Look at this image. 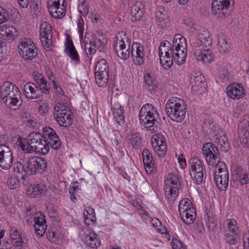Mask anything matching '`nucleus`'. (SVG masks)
I'll use <instances>...</instances> for the list:
<instances>
[{"mask_svg": "<svg viewBox=\"0 0 249 249\" xmlns=\"http://www.w3.org/2000/svg\"><path fill=\"white\" fill-rule=\"evenodd\" d=\"M18 53L24 60L31 61L37 55V49L34 42L30 39H21L18 45Z\"/></svg>", "mask_w": 249, "mask_h": 249, "instance_id": "1a4fd4ad", "label": "nucleus"}, {"mask_svg": "<svg viewBox=\"0 0 249 249\" xmlns=\"http://www.w3.org/2000/svg\"><path fill=\"white\" fill-rule=\"evenodd\" d=\"M151 144L157 155L160 157H163L167 149L165 139L160 134L153 136L151 140Z\"/></svg>", "mask_w": 249, "mask_h": 249, "instance_id": "2eb2a0df", "label": "nucleus"}, {"mask_svg": "<svg viewBox=\"0 0 249 249\" xmlns=\"http://www.w3.org/2000/svg\"><path fill=\"white\" fill-rule=\"evenodd\" d=\"M190 174L194 182L199 184L204 181L206 173L205 166L202 161L196 158L191 159L189 161Z\"/></svg>", "mask_w": 249, "mask_h": 249, "instance_id": "6e6552de", "label": "nucleus"}, {"mask_svg": "<svg viewBox=\"0 0 249 249\" xmlns=\"http://www.w3.org/2000/svg\"><path fill=\"white\" fill-rule=\"evenodd\" d=\"M186 47L185 38L180 34L176 35L173 38L172 47L186 49Z\"/></svg>", "mask_w": 249, "mask_h": 249, "instance_id": "72a5a7b5", "label": "nucleus"}, {"mask_svg": "<svg viewBox=\"0 0 249 249\" xmlns=\"http://www.w3.org/2000/svg\"><path fill=\"white\" fill-rule=\"evenodd\" d=\"M143 3L141 1H136L131 7L130 11L131 20L132 22L140 21L144 15Z\"/></svg>", "mask_w": 249, "mask_h": 249, "instance_id": "4be33fe9", "label": "nucleus"}, {"mask_svg": "<svg viewBox=\"0 0 249 249\" xmlns=\"http://www.w3.org/2000/svg\"><path fill=\"white\" fill-rule=\"evenodd\" d=\"M173 249H185L182 242L177 239H173L171 242Z\"/></svg>", "mask_w": 249, "mask_h": 249, "instance_id": "0e129e2a", "label": "nucleus"}, {"mask_svg": "<svg viewBox=\"0 0 249 249\" xmlns=\"http://www.w3.org/2000/svg\"><path fill=\"white\" fill-rule=\"evenodd\" d=\"M26 161L23 163L19 162H16L14 164L13 170L14 172L22 174L25 173L26 174Z\"/></svg>", "mask_w": 249, "mask_h": 249, "instance_id": "09e8293b", "label": "nucleus"}, {"mask_svg": "<svg viewBox=\"0 0 249 249\" xmlns=\"http://www.w3.org/2000/svg\"><path fill=\"white\" fill-rule=\"evenodd\" d=\"M46 142L55 150L58 149L61 146V142L58 135L56 136L55 138L49 139V140H47Z\"/></svg>", "mask_w": 249, "mask_h": 249, "instance_id": "49530a36", "label": "nucleus"}, {"mask_svg": "<svg viewBox=\"0 0 249 249\" xmlns=\"http://www.w3.org/2000/svg\"><path fill=\"white\" fill-rule=\"evenodd\" d=\"M107 39L103 36H98V37H96V46L95 48L100 52H104L106 47Z\"/></svg>", "mask_w": 249, "mask_h": 249, "instance_id": "79ce46f5", "label": "nucleus"}, {"mask_svg": "<svg viewBox=\"0 0 249 249\" xmlns=\"http://www.w3.org/2000/svg\"><path fill=\"white\" fill-rule=\"evenodd\" d=\"M103 72L109 73V66L107 60L104 59H100L96 63L95 73H101Z\"/></svg>", "mask_w": 249, "mask_h": 249, "instance_id": "473e14b6", "label": "nucleus"}, {"mask_svg": "<svg viewBox=\"0 0 249 249\" xmlns=\"http://www.w3.org/2000/svg\"><path fill=\"white\" fill-rule=\"evenodd\" d=\"M45 186L39 184H35L31 186L30 188L27 190V194L30 193L33 197L36 196L40 195L45 191Z\"/></svg>", "mask_w": 249, "mask_h": 249, "instance_id": "e433bc0d", "label": "nucleus"}, {"mask_svg": "<svg viewBox=\"0 0 249 249\" xmlns=\"http://www.w3.org/2000/svg\"><path fill=\"white\" fill-rule=\"evenodd\" d=\"M227 229L224 231V240L229 245H235L240 240V231L237 221L233 219H227Z\"/></svg>", "mask_w": 249, "mask_h": 249, "instance_id": "0eeeda50", "label": "nucleus"}, {"mask_svg": "<svg viewBox=\"0 0 249 249\" xmlns=\"http://www.w3.org/2000/svg\"><path fill=\"white\" fill-rule=\"evenodd\" d=\"M143 165L145 171L148 174H151L155 171L156 166L152 154L147 149H144L142 152Z\"/></svg>", "mask_w": 249, "mask_h": 249, "instance_id": "412c9836", "label": "nucleus"}, {"mask_svg": "<svg viewBox=\"0 0 249 249\" xmlns=\"http://www.w3.org/2000/svg\"><path fill=\"white\" fill-rule=\"evenodd\" d=\"M114 119H115L117 123L121 125L123 124L124 122V108L122 109L112 111Z\"/></svg>", "mask_w": 249, "mask_h": 249, "instance_id": "a18cd8bd", "label": "nucleus"}, {"mask_svg": "<svg viewBox=\"0 0 249 249\" xmlns=\"http://www.w3.org/2000/svg\"><path fill=\"white\" fill-rule=\"evenodd\" d=\"M221 175H217L215 172L214 176V179L216 185L220 191H225L229 183V173L227 170L225 169Z\"/></svg>", "mask_w": 249, "mask_h": 249, "instance_id": "5701e85b", "label": "nucleus"}, {"mask_svg": "<svg viewBox=\"0 0 249 249\" xmlns=\"http://www.w3.org/2000/svg\"><path fill=\"white\" fill-rule=\"evenodd\" d=\"M140 122L146 128L155 131L160 120V115L156 107L152 104L147 103L143 105L139 113Z\"/></svg>", "mask_w": 249, "mask_h": 249, "instance_id": "20e7f679", "label": "nucleus"}, {"mask_svg": "<svg viewBox=\"0 0 249 249\" xmlns=\"http://www.w3.org/2000/svg\"><path fill=\"white\" fill-rule=\"evenodd\" d=\"M130 44V40L128 41V47L126 46L124 48L123 50H122L120 52L116 53L117 55L123 60L127 59L130 54L129 51V46Z\"/></svg>", "mask_w": 249, "mask_h": 249, "instance_id": "8fccbe9b", "label": "nucleus"}, {"mask_svg": "<svg viewBox=\"0 0 249 249\" xmlns=\"http://www.w3.org/2000/svg\"><path fill=\"white\" fill-rule=\"evenodd\" d=\"M163 54V52L161 51V49H159V56H160V63L163 68L165 70H168L173 65V61L170 62L168 61V60H165V57H162V54Z\"/></svg>", "mask_w": 249, "mask_h": 249, "instance_id": "de8ad7c7", "label": "nucleus"}, {"mask_svg": "<svg viewBox=\"0 0 249 249\" xmlns=\"http://www.w3.org/2000/svg\"><path fill=\"white\" fill-rule=\"evenodd\" d=\"M239 127L238 135L241 142L245 145H249V118L241 121Z\"/></svg>", "mask_w": 249, "mask_h": 249, "instance_id": "aec40b11", "label": "nucleus"}, {"mask_svg": "<svg viewBox=\"0 0 249 249\" xmlns=\"http://www.w3.org/2000/svg\"><path fill=\"white\" fill-rule=\"evenodd\" d=\"M15 84L6 81L0 86L1 93H3V99L5 100L8 94L11 92L12 88L15 86Z\"/></svg>", "mask_w": 249, "mask_h": 249, "instance_id": "ea45409f", "label": "nucleus"}, {"mask_svg": "<svg viewBox=\"0 0 249 249\" xmlns=\"http://www.w3.org/2000/svg\"><path fill=\"white\" fill-rule=\"evenodd\" d=\"M58 135L56 133L55 130L50 126H45L43 127V131L42 136L43 139L46 142L49 140L50 138H55Z\"/></svg>", "mask_w": 249, "mask_h": 249, "instance_id": "4c0bfd02", "label": "nucleus"}, {"mask_svg": "<svg viewBox=\"0 0 249 249\" xmlns=\"http://www.w3.org/2000/svg\"><path fill=\"white\" fill-rule=\"evenodd\" d=\"M17 144L25 153L36 152L46 155L50 148L39 132H32L27 138H18Z\"/></svg>", "mask_w": 249, "mask_h": 249, "instance_id": "f03ea898", "label": "nucleus"}, {"mask_svg": "<svg viewBox=\"0 0 249 249\" xmlns=\"http://www.w3.org/2000/svg\"><path fill=\"white\" fill-rule=\"evenodd\" d=\"M196 30V36L190 39L194 48V56L198 63H209L214 60V55L210 49L212 40L209 33L204 28Z\"/></svg>", "mask_w": 249, "mask_h": 249, "instance_id": "f257e3e1", "label": "nucleus"}, {"mask_svg": "<svg viewBox=\"0 0 249 249\" xmlns=\"http://www.w3.org/2000/svg\"><path fill=\"white\" fill-rule=\"evenodd\" d=\"M191 83L192 85V90L198 91L206 86L205 78L200 72H193L191 75Z\"/></svg>", "mask_w": 249, "mask_h": 249, "instance_id": "6ab92c4d", "label": "nucleus"}, {"mask_svg": "<svg viewBox=\"0 0 249 249\" xmlns=\"http://www.w3.org/2000/svg\"><path fill=\"white\" fill-rule=\"evenodd\" d=\"M227 95L233 100L243 98L245 95L244 89L239 83H232L229 84L227 88Z\"/></svg>", "mask_w": 249, "mask_h": 249, "instance_id": "a211bd4d", "label": "nucleus"}, {"mask_svg": "<svg viewBox=\"0 0 249 249\" xmlns=\"http://www.w3.org/2000/svg\"><path fill=\"white\" fill-rule=\"evenodd\" d=\"M13 162L11 149L5 144H0V167L3 170L10 169Z\"/></svg>", "mask_w": 249, "mask_h": 249, "instance_id": "ddd939ff", "label": "nucleus"}, {"mask_svg": "<svg viewBox=\"0 0 249 249\" xmlns=\"http://www.w3.org/2000/svg\"><path fill=\"white\" fill-rule=\"evenodd\" d=\"M232 176L237 180L246 172L241 166L236 164L231 166Z\"/></svg>", "mask_w": 249, "mask_h": 249, "instance_id": "3c124183", "label": "nucleus"}, {"mask_svg": "<svg viewBox=\"0 0 249 249\" xmlns=\"http://www.w3.org/2000/svg\"><path fill=\"white\" fill-rule=\"evenodd\" d=\"M47 227V225L34 226V231L37 235L42 236L46 232Z\"/></svg>", "mask_w": 249, "mask_h": 249, "instance_id": "13d9d810", "label": "nucleus"}, {"mask_svg": "<svg viewBox=\"0 0 249 249\" xmlns=\"http://www.w3.org/2000/svg\"><path fill=\"white\" fill-rule=\"evenodd\" d=\"M95 79L96 83L101 87H106L108 83L109 79V73H95Z\"/></svg>", "mask_w": 249, "mask_h": 249, "instance_id": "7c9ffc66", "label": "nucleus"}, {"mask_svg": "<svg viewBox=\"0 0 249 249\" xmlns=\"http://www.w3.org/2000/svg\"><path fill=\"white\" fill-rule=\"evenodd\" d=\"M10 238L11 239V243L12 245H19V244H23L24 240L26 236L25 234H22L15 227H12L10 231Z\"/></svg>", "mask_w": 249, "mask_h": 249, "instance_id": "cd10ccee", "label": "nucleus"}, {"mask_svg": "<svg viewBox=\"0 0 249 249\" xmlns=\"http://www.w3.org/2000/svg\"><path fill=\"white\" fill-rule=\"evenodd\" d=\"M165 111L173 121L181 122L185 118L186 108L184 101L178 98L171 97L165 105Z\"/></svg>", "mask_w": 249, "mask_h": 249, "instance_id": "7ed1b4c3", "label": "nucleus"}, {"mask_svg": "<svg viewBox=\"0 0 249 249\" xmlns=\"http://www.w3.org/2000/svg\"><path fill=\"white\" fill-rule=\"evenodd\" d=\"M46 73L47 75L48 78L52 82V85H53V86L55 88H56V83L55 82L56 77L55 76V74L50 69L46 71Z\"/></svg>", "mask_w": 249, "mask_h": 249, "instance_id": "052dcab7", "label": "nucleus"}, {"mask_svg": "<svg viewBox=\"0 0 249 249\" xmlns=\"http://www.w3.org/2000/svg\"><path fill=\"white\" fill-rule=\"evenodd\" d=\"M187 53H178V52L174 53V61L178 65L183 64L186 60Z\"/></svg>", "mask_w": 249, "mask_h": 249, "instance_id": "5fc2aeb1", "label": "nucleus"}, {"mask_svg": "<svg viewBox=\"0 0 249 249\" xmlns=\"http://www.w3.org/2000/svg\"><path fill=\"white\" fill-rule=\"evenodd\" d=\"M54 113H64L71 111L70 108L63 103H57L54 107Z\"/></svg>", "mask_w": 249, "mask_h": 249, "instance_id": "864d4df0", "label": "nucleus"}, {"mask_svg": "<svg viewBox=\"0 0 249 249\" xmlns=\"http://www.w3.org/2000/svg\"><path fill=\"white\" fill-rule=\"evenodd\" d=\"M66 5L61 4V6L56 8H51L48 10L50 15L54 18H61L65 16L66 13Z\"/></svg>", "mask_w": 249, "mask_h": 249, "instance_id": "2f4dec72", "label": "nucleus"}, {"mask_svg": "<svg viewBox=\"0 0 249 249\" xmlns=\"http://www.w3.org/2000/svg\"><path fill=\"white\" fill-rule=\"evenodd\" d=\"M204 157L209 165H213L220 160L218 148L212 142H207L202 147Z\"/></svg>", "mask_w": 249, "mask_h": 249, "instance_id": "9b49d317", "label": "nucleus"}, {"mask_svg": "<svg viewBox=\"0 0 249 249\" xmlns=\"http://www.w3.org/2000/svg\"><path fill=\"white\" fill-rule=\"evenodd\" d=\"M61 231L58 227H54L47 233V238L51 242L55 243L62 238Z\"/></svg>", "mask_w": 249, "mask_h": 249, "instance_id": "c756f323", "label": "nucleus"}, {"mask_svg": "<svg viewBox=\"0 0 249 249\" xmlns=\"http://www.w3.org/2000/svg\"><path fill=\"white\" fill-rule=\"evenodd\" d=\"M17 30L13 26L4 25L0 27V61H1L6 53V47L4 40L14 39L17 36Z\"/></svg>", "mask_w": 249, "mask_h": 249, "instance_id": "9d476101", "label": "nucleus"}, {"mask_svg": "<svg viewBox=\"0 0 249 249\" xmlns=\"http://www.w3.org/2000/svg\"><path fill=\"white\" fill-rule=\"evenodd\" d=\"M49 110L48 104L47 103H43L38 107V112L41 115H46Z\"/></svg>", "mask_w": 249, "mask_h": 249, "instance_id": "338daca9", "label": "nucleus"}, {"mask_svg": "<svg viewBox=\"0 0 249 249\" xmlns=\"http://www.w3.org/2000/svg\"><path fill=\"white\" fill-rule=\"evenodd\" d=\"M131 55L136 65L141 66L145 61L143 46L139 42H134L132 45Z\"/></svg>", "mask_w": 249, "mask_h": 249, "instance_id": "dca6fc26", "label": "nucleus"}, {"mask_svg": "<svg viewBox=\"0 0 249 249\" xmlns=\"http://www.w3.org/2000/svg\"><path fill=\"white\" fill-rule=\"evenodd\" d=\"M65 53L76 64L80 63L79 55L76 50L72 41L67 37L65 42Z\"/></svg>", "mask_w": 249, "mask_h": 249, "instance_id": "b1692460", "label": "nucleus"}, {"mask_svg": "<svg viewBox=\"0 0 249 249\" xmlns=\"http://www.w3.org/2000/svg\"><path fill=\"white\" fill-rule=\"evenodd\" d=\"M24 94L26 98L37 99L42 96L41 88L33 82H28L24 86Z\"/></svg>", "mask_w": 249, "mask_h": 249, "instance_id": "f3484780", "label": "nucleus"}, {"mask_svg": "<svg viewBox=\"0 0 249 249\" xmlns=\"http://www.w3.org/2000/svg\"><path fill=\"white\" fill-rule=\"evenodd\" d=\"M80 182L79 181H73L69 188L70 194H75L79 190H81L79 187Z\"/></svg>", "mask_w": 249, "mask_h": 249, "instance_id": "e2e57ef3", "label": "nucleus"}, {"mask_svg": "<svg viewBox=\"0 0 249 249\" xmlns=\"http://www.w3.org/2000/svg\"><path fill=\"white\" fill-rule=\"evenodd\" d=\"M194 208L190 200L188 198H184L181 200L178 204V211L179 213H184L185 211Z\"/></svg>", "mask_w": 249, "mask_h": 249, "instance_id": "a19ab883", "label": "nucleus"}, {"mask_svg": "<svg viewBox=\"0 0 249 249\" xmlns=\"http://www.w3.org/2000/svg\"><path fill=\"white\" fill-rule=\"evenodd\" d=\"M54 117L60 126L68 127L72 124L71 111L65 112L64 113H54Z\"/></svg>", "mask_w": 249, "mask_h": 249, "instance_id": "a878e982", "label": "nucleus"}, {"mask_svg": "<svg viewBox=\"0 0 249 249\" xmlns=\"http://www.w3.org/2000/svg\"><path fill=\"white\" fill-rule=\"evenodd\" d=\"M9 18V12L3 7H0V24L8 21Z\"/></svg>", "mask_w": 249, "mask_h": 249, "instance_id": "4d7b16f0", "label": "nucleus"}, {"mask_svg": "<svg viewBox=\"0 0 249 249\" xmlns=\"http://www.w3.org/2000/svg\"><path fill=\"white\" fill-rule=\"evenodd\" d=\"M83 241L85 244L91 248H97L100 244V240L93 231H89L85 233Z\"/></svg>", "mask_w": 249, "mask_h": 249, "instance_id": "bb28decb", "label": "nucleus"}, {"mask_svg": "<svg viewBox=\"0 0 249 249\" xmlns=\"http://www.w3.org/2000/svg\"><path fill=\"white\" fill-rule=\"evenodd\" d=\"M34 225L38 226V225H46V220L45 216L42 213H36L34 218Z\"/></svg>", "mask_w": 249, "mask_h": 249, "instance_id": "603ef678", "label": "nucleus"}, {"mask_svg": "<svg viewBox=\"0 0 249 249\" xmlns=\"http://www.w3.org/2000/svg\"><path fill=\"white\" fill-rule=\"evenodd\" d=\"M215 142L220 145L221 151L227 152L230 148V144L225 136H220L219 137L216 135Z\"/></svg>", "mask_w": 249, "mask_h": 249, "instance_id": "f704fd0d", "label": "nucleus"}, {"mask_svg": "<svg viewBox=\"0 0 249 249\" xmlns=\"http://www.w3.org/2000/svg\"><path fill=\"white\" fill-rule=\"evenodd\" d=\"M130 143L135 148L140 147L142 145V142L140 135L137 133L132 134L130 140Z\"/></svg>", "mask_w": 249, "mask_h": 249, "instance_id": "c03bdc74", "label": "nucleus"}, {"mask_svg": "<svg viewBox=\"0 0 249 249\" xmlns=\"http://www.w3.org/2000/svg\"><path fill=\"white\" fill-rule=\"evenodd\" d=\"M41 41L45 49H50L52 45V31L51 25L44 22L40 25Z\"/></svg>", "mask_w": 249, "mask_h": 249, "instance_id": "4468645a", "label": "nucleus"}, {"mask_svg": "<svg viewBox=\"0 0 249 249\" xmlns=\"http://www.w3.org/2000/svg\"><path fill=\"white\" fill-rule=\"evenodd\" d=\"M78 10L79 13L86 17L89 13V4L87 0H79Z\"/></svg>", "mask_w": 249, "mask_h": 249, "instance_id": "c9c22d12", "label": "nucleus"}, {"mask_svg": "<svg viewBox=\"0 0 249 249\" xmlns=\"http://www.w3.org/2000/svg\"><path fill=\"white\" fill-rule=\"evenodd\" d=\"M144 82L145 87L147 88L150 91L154 90V78L149 72L144 73Z\"/></svg>", "mask_w": 249, "mask_h": 249, "instance_id": "58836bf2", "label": "nucleus"}, {"mask_svg": "<svg viewBox=\"0 0 249 249\" xmlns=\"http://www.w3.org/2000/svg\"><path fill=\"white\" fill-rule=\"evenodd\" d=\"M218 49L221 53L224 54L229 51V46L226 39L222 36L218 37Z\"/></svg>", "mask_w": 249, "mask_h": 249, "instance_id": "37998d69", "label": "nucleus"}, {"mask_svg": "<svg viewBox=\"0 0 249 249\" xmlns=\"http://www.w3.org/2000/svg\"><path fill=\"white\" fill-rule=\"evenodd\" d=\"M182 221L187 225L192 224L196 218L195 210L194 208L185 211L184 213H179Z\"/></svg>", "mask_w": 249, "mask_h": 249, "instance_id": "c85d7f7f", "label": "nucleus"}, {"mask_svg": "<svg viewBox=\"0 0 249 249\" xmlns=\"http://www.w3.org/2000/svg\"><path fill=\"white\" fill-rule=\"evenodd\" d=\"M65 0H50L47 3L48 9L50 10L51 8H56L61 6V4L65 5Z\"/></svg>", "mask_w": 249, "mask_h": 249, "instance_id": "6e6d98bb", "label": "nucleus"}, {"mask_svg": "<svg viewBox=\"0 0 249 249\" xmlns=\"http://www.w3.org/2000/svg\"><path fill=\"white\" fill-rule=\"evenodd\" d=\"M151 223L154 228H155L157 231H158L160 232L163 234L165 233L166 230L159 228V227L161 226L160 222L157 218H152L151 220Z\"/></svg>", "mask_w": 249, "mask_h": 249, "instance_id": "bf43d9fd", "label": "nucleus"}, {"mask_svg": "<svg viewBox=\"0 0 249 249\" xmlns=\"http://www.w3.org/2000/svg\"><path fill=\"white\" fill-rule=\"evenodd\" d=\"M180 188V180L178 176L175 173H169L164 187L165 195L169 201H174L176 200L178 195Z\"/></svg>", "mask_w": 249, "mask_h": 249, "instance_id": "39448f33", "label": "nucleus"}, {"mask_svg": "<svg viewBox=\"0 0 249 249\" xmlns=\"http://www.w3.org/2000/svg\"><path fill=\"white\" fill-rule=\"evenodd\" d=\"M237 180L242 185L249 183V174L245 172Z\"/></svg>", "mask_w": 249, "mask_h": 249, "instance_id": "69168bd1", "label": "nucleus"}, {"mask_svg": "<svg viewBox=\"0 0 249 249\" xmlns=\"http://www.w3.org/2000/svg\"><path fill=\"white\" fill-rule=\"evenodd\" d=\"M91 213H89L88 211H86L87 214H86L85 212L84 213V221L86 224H90L89 222L93 221V220L92 218H94V216L92 214V213L94 212L93 209H91L89 210Z\"/></svg>", "mask_w": 249, "mask_h": 249, "instance_id": "774afa93", "label": "nucleus"}, {"mask_svg": "<svg viewBox=\"0 0 249 249\" xmlns=\"http://www.w3.org/2000/svg\"><path fill=\"white\" fill-rule=\"evenodd\" d=\"M8 184L11 189H15L19 186V181L16 178H11L8 180Z\"/></svg>", "mask_w": 249, "mask_h": 249, "instance_id": "680f3d73", "label": "nucleus"}, {"mask_svg": "<svg viewBox=\"0 0 249 249\" xmlns=\"http://www.w3.org/2000/svg\"><path fill=\"white\" fill-rule=\"evenodd\" d=\"M125 40H126L128 43L129 40L131 41L127 36L126 32L121 31L118 33L115 36L114 43V50L116 53L120 52L122 50H123L124 48L126 47Z\"/></svg>", "mask_w": 249, "mask_h": 249, "instance_id": "393cba45", "label": "nucleus"}, {"mask_svg": "<svg viewBox=\"0 0 249 249\" xmlns=\"http://www.w3.org/2000/svg\"><path fill=\"white\" fill-rule=\"evenodd\" d=\"M21 92L19 89L15 85L12 88L11 92L5 99L4 101L6 106L13 110H16L22 105Z\"/></svg>", "mask_w": 249, "mask_h": 249, "instance_id": "f8f14e48", "label": "nucleus"}, {"mask_svg": "<svg viewBox=\"0 0 249 249\" xmlns=\"http://www.w3.org/2000/svg\"><path fill=\"white\" fill-rule=\"evenodd\" d=\"M26 174L33 175L35 174H42L47 169V160L40 157L35 156L26 160Z\"/></svg>", "mask_w": 249, "mask_h": 249, "instance_id": "423d86ee", "label": "nucleus"}]
</instances>
